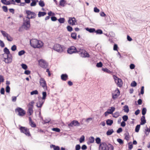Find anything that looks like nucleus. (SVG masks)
<instances>
[{"label":"nucleus","mask_w":150,"mask_h":150,"mask_svg":"<svg viewBox=\"0 0 150 150\" xmlns=\"http://www.w3.org/2000/svg\"><path fill=\"white\" fill-rule=\"evenodd\" d=\"M30 43L31 46L34 48H40L43 45V43L41 41L35 39L30 40Z\"/></svg>","instance_id":"f257e3e1"},{"label":"nucleus","mask_w":150,"mask_h":150,"mask_svg":"<svg viewBox=\"0 0 150 150\" xmlns=\"http://www.w3.org/2000/svg\"><path fill=\"white\" fill-rule=\"evenodd\" d=\"M114 146L110 144L107 145L105 143H102L99 146V150H113Z\"/></svg>","instance_id":"f03ea898"},{"label":"nucleus","mask_w":150,"mask_h":150,"mask_svg":"<svg viewBox=\"0 0 150 150\" xmlns=\"http://www.w3.org/2000/svg\"><path fill=\"white\" fill-rule=\"evenodd\" d=\"M34 103H35L33 101H32L30 102L27 105L28 109L27 113L29 116L31 115L33 113V108Z\"/></svg>","instance_id":"7ed1b4c3"},{"label":"nucleus","mask_w":150,"mask_h":150,"mask_svg":"<svg viewBox=\"0 0 150 150\" xmlns=\"http://www.w3.org/2000/svg\"><path fill=\"white\" fill-rule=\"evenodd\" d=\"M19 130L21 133H23L28 137L31 136L29 129L25 127L20 126Z\"/></svg>","instance_id":"20e7f679"},{"label":"nucleus","mask_w":150,"mask_h":150,"mask_svg":"<svg viewBox=\"0 0 150 150\" xmlns=\"http://www.w3.org/2000/svg\"><path fill=\"white\" fill-rule=\"evenodd\" d=\"M30 20L29 18H26L25 19H24V22L23 23V26L26 30H28L30 27Z\"/></svg>","instance_id":"39448f33"},{"label":"nucleus","mask_w":150,"mask_h":150,"mask_svg":"<svg viewBox=\"0 0 150 150\" xmlns=\"http://www.w3.org/2000/svg\"><path fill=\"white\" fill-rule=\"evenodd\" d=\"M26 13L27 14V16L25 18H29V19L35 18L36 16L34 12L29 10L27 11Z\"/></svg>","instance_id":"423d86ee"},{"label":"nucleus","mask_w":150,"mask_h":150,"mask_svg":"<svg viewBox=\"0 0 150 150\" xmlns=\"http://www.w3.org/2000/svg\"><path fill=\"white\" fill-rule=\"evenodd\" d=\"M40 85L45 90H47V87L46 81L44 78H40Z\"/></svg>","instance_id":"0eeeda50"},{"label":"nucleus","mask_w":150,"mask_h":150,"mask_svg":"<svg viewBox=\"0 0 150 150\" xmlns=\"http://www.w3.org/2000/svg\"><path fill=\"white\" fill-rule=\"evenodd\" d=\"M15 111L16 112H17L18 113V115L21 116H24L25 114V111L23 109L20 108H16L15 109Z\"/></svg>","instance_id":"6e6552de"},{"label":"nucleus","mask_w":150,"mask_h":150,"mask_svg":"<svg viewBox=\"0 0 150 150\" xmlns=\"http://www.w3.org/2000/svg\"><path fill=\"white\" fill-rule=\"evenodd\" d=\"M120 92L119 90L117 88L116 90L112 93V98L115 100L120 95Z\"/></svg>","instance_id":"1a4fd4ad"},{"label":"nucleus","mask_w":150,"mask_h":150,"mask_svg":"<svg viewBox=\"0 0 150 150\" xmlns=\"http://www.w3.org/2000/svg\"><path fill=\"white\" fill-rule=\"evenodd\" d=\"M53 49L55 51L59 52H61L63 51L62 47L61 45L59 44H55L53 47Z\"/></svg>","instance_id":"9d476101"},{"label":"nucleus","mask_w":150,"mask_h":150,"mask_svg":"<svg viewBox=\"0 0 150 150\" xmlns=\"http://www.w3.org/2000/svg\"><path fill=\"white\" fill-rule=\"evenodd\" d=\"M113 77L115 82L116 83L117 86L120 87H121L123 84L122 80L115 76H113Z\"/></svg>","instance_id":"9b49d317"},{"label":"nucleus","mask_w":150,"mask_h":150,"mask_svg":"<svg viewBox=\"0 0 150 150\" xmlns=\"http://www.w3.org/2000/svg\"><path fill=\"white\" fill-rule=\"evenodd\" d=\"M39 64V65L42 67L44 68H46L48 66V64L43 59H40L38 61Z\"/></svg>","instance_id":"f8f14e48"},{"label":"nucleus","mask_w":150,"mask_h":150,"mask_svg":"<svg viewBox=\"0 0 150 150\" xmlns=\"http://www.w3.org/2000/svg\"><path fill=\"white\" fill-rule=\"evenodd\" d=\"M78 52L76 48L74 46H71L67 50L68 53L71 54Z\"/></svg>","instance_id":"ddd939ff"},{"label":"nucleus","mask_w":150,"mask_h":150,"mask_svg":"<svg viewBox=\"0 0 150 150\" xmlns=\"http://www.w3.org/2000/svg\"><path fill=\"white\" fill-rule=\"evenodd\" d=\"M1 32L4 37H6L8 41H11L13 40V38L6 32L3 30H1Z\"/></svg>","instance_id":"4468645a"},{"label":"nucleus","mask_w":150,"mask_h":150,"mask_svg":"<svg viewBox=\"0 0 150 150\" xmlns=\"http://www.w3.org/2000/svg\"><path fill=\"white\" fill-rule=\"evenodd\" d=\"M7 56H3L4 58V61L7 64H9L11 63L12 61V56L11 55Z\"/></svg>","instance_id":"2eb2a0df"},{"label":"nucleus","mask_w":150,"mask_h":150,"mask_svg":"<svg viewBox=\"0 0 150 150\" xmlns=\"http://www.w3.org/2000/svg\"><path fill=\"white\" fill-rule=\"evenodd\" d=\"M80 125V123L77 120H74L72 121L69 124H68L69 127H73L74 126H79Z\"/></svg>","instance_id":"dca6fc26"},{"label":"nucleus","mask_w":150,"mask_h":150,"mask_svg":"<svg viewBox=\"0 0 150 150\" xmlns=\"http://www.w3.org/2000/svg\"><path fill=\"white\" fill-rule=\"evenodd\" d=\"M76 22L75 18H69L68 21V23L71 25H74L75 24V23Z\"/></svg>","instance_id":"f3484780"},{"label":"nucleus","mask_w":150,"mask_h":150,"mask_svg":"<svg viewBox=\"0 0 150 150\" xmlns=\"http://www.w3.org/2000/svg\"><path fill=\"white\" fill-rule=\"evenodd\" d=\"M80 54L81 56L83 57H88L89 56V54L85 50L83 51Z\"/></svg>","instance_id":"a211bd4d"},{"label":"nucleus","mask_w":150,"mask_h":150,"mask_svg":"<svg viewBox=\"0 0 150 150\" xmlns=\"http://www.w3.org/2000/svg\"><path fill=\"white\" fill-rule=\"evenodd\" d=\"M4 53L3 54V56H7V55H11V54H10V52L9 50L7 48H5L4 49Z\"/></svg>","instance_id":"6ab92c4d"},{"label":"nucleus","mask_w":150,"mask_h":150,"mask_svg":"<svg viewBox=\"0 0 150 150\" xmlns=\"http://www.w3.org/2000/svg\"><path fill=\"white\" fill-rule=\"evenodd\" d=\"M61 79L63 81H66L68 79V76L66 74H62L61 76Z\"/></svg>","instance_id":"aec40b11"},{"label":"nucleus","mask_w":150,"mask_h":150,"mask_svg":"<svg viewBox=\"0 0 150 150\" xmlns=\"http://www.w3.org/2000/svg\"><path fill=\"white\" fill-rule=\"evenodd\" d=\"M141 122L140 124L141 125H143L146 122V120L145 119V117L144 116H143L142 117L141 119Z\"/></svg>","instance_id":"412c9836"},{"label":"nucleus","mask_w":150,"mask_h":150,"mask_svg":"<svg viewBox=\"0 0 150 150\" xmlns=\"http://www.w3.org/2000/svg\"><path fill=\"white\" fill-rule=\"evenodd\" d=\"M110 109H108L107 111L109 114H112L113 112L115 110V108L114 107H111L110 108Z\"/></svg>","instance_id":"4be33fe9"},{"label":"nucleus","mask_w":150,"mask_h":150,"mask_svg":"<svg viewBox=\"0 0 150 150\" xmlns=\"http://www.w3.org/2000/svg\"><path fill=\"white\" fill-rule=\"evenodd\" d=\"M43 103L44 102H42V101H40V100H39L37 103L36 106L38 108H41Z\"/></svg>","instance_id":"5701e85b"},{"label":"nucleus","mask_w":150,"mask_h":150,"mask_svg":"<svg viewBox=\"0 0 150 150\" xmlns=\"http://www.w3.org/2000/svg\"><path fill=\"white\" fill-rule=\"evenodd\" d=\"M46 14V13L45 12H39L38 14V17H40L43 16Z\"/></svg>","instance_id":"b1692460"},{"label":"nucleus","mask_w":150,"mask_h":150,"mask_svg":"<svg viewBox=\"0 0 150 150\" xmlns=\"http://www.w3.org/2000/svg\"><path fill=\"white\" fill-rule=\"evenodd\" d=\"M32 2L30 4V6H35L36 5V3L38 1V0H31Z\"/></svg>","instance_id":"393cba45"},{"label":"nucleus","mask_w":150,"mask_h":150,"mask_svg":"<svg viewBox=\"0 0 150 150\" xmlns=\"http://www.w3.org/2000/svg\"><path fill=\"white\" fill-rule=\"evenodd\" d=\"M50 147L53 148L54 150H59V147L58 146H56L54 145H52L50 146Z\"/></svg>","instance_id":"a878e982"},{"label":"nucleus","mask_w":150,"mask_h":150,"mask_svg":"<svg viewBox=\"0 0 150 150\" xmlns=\"http://www.w3.org/2000/svg\"><path fill=\"white\" fill-rule=\"evenodd\" d=\"M66 1L64 0H61L59 1V5L60 6L64 7L65 6L66 4Z\"/></svg>","instance_id":"bb28decb"},{"label":"nucleus","mask_w":150,"mask_h":150,"mask_svg":"<svg viewBox=\"0 0 150 150\" xmlns=\"http://www.w3.org/2000/svg\"><path fill=\"white\" fill-rule=\"evenodd\" d=\"M106 122L108 125L110 126L113 124V121L112 120L108 119L106 120Z\"/></svg>","instance_id":"cd10ccee"},{"label":"nucleus","mask_w":150,"mask_h":150,"mask_svg":"<svg viewBox=\"0 0 150 150\" xmlns=\"http://www.w3.org/2000/svg\"><path fill=\"white\" fill-rule=\"evenodd\" d=\"M125 139L127 141L129 140L130 136L129 133L128 132L126 133L125 134Z\"/></svg>","instance_id":"c85d7f7f"},{"label":"nucleus","mask_w":150,"mask_h":150,"mask_svg":"<svg viewBox=\"0 0 150 150\" xmlns=\"http://www.w3.org/2000/svg\"><path fill=\"white\" fill-rule=\"evenodd\" d=\"M1 1L4 4L6 5H9L10 4V3L7 0H1Z\"/></svg>","instance_id":"c756f323"},{"label":"nucleus","mask_w":150,"mask_h":150,"mask_svg":"<svg viewBox=\"0 0 150 150\" xmlns=\"http://www.w3.org/2000/svg\"><path fill=\"white\" fill-rule=\"evenodd\" d=\"M114 132V131L112 129L108 130L106 132V134L107 135H111Z\"/></svg>","instance_id":"7c9ffc66"},{"label":"nucleus","mask_w":150,"mask_h":150,"mask_svg":"<svg viewBox=\"0 0 150 150\" xmlns=\"http://www.w3.org/2000/svg\"><path fill=\"white\" fill-rule=\"evenodd\" d=\"M86 30L89 32L90 33H93L94 32H95V29L94 28H86Z\"/></svg>","instance_id":"2f4dec72"},{"label":"nucleus","mask_w":150,"mask_h":150,"mask_svg":"<svg viewBox=\"0 0 150 150\" xmlns=\"http://www.w3.org/2000/svg\"><path fill=\"white\" fill-rule=\"evenodd\" d=\"M94 142V138L93 137H91L89 138L88 142L90 143H93Z\"/></svg>","instance_id":"473e14b6"},{"label":"nucleus","mask_w":150,"mask_h":150,"mask_svg":"<svg viewBox=\"0 0 150 150\" xmlns=\"http://www.w3.org/2000/svg\"><path fill=\"white\" fill-rule=\"evenodd\" d=\"M30 125L32 127H36V124L33 121H32L31 122H29Z\"/></svg>","instance_id":"72a5a7b5"},{"label":"nucleus","mask_w":150,"mask_h":150,"mask_svg":"<svg viewBox=\"0 0 150 150\" xmlns=\"http://www.w3.org/2000/svg\"><path fill=\"white\" fill-rule=\"evenodd\" d=\"M124 111L125 112H128L129 111L128 107L127 105H125L124 106Z\"/></svg>","instance_id":"f704fd0d"},{"label":"nucleus","mask_w":150,"mask_h":150,"mask_svg":"<svg viewBox=\"0 0 150 150\" xmlns=\"http://www.w3.org/2000/svg\"><path fill=\"white\" fill-rule=\"evenodd\" d=\"M42 100H45L47 96V93L46 92H43L42 93Z\"/></svg>","instance_id":"c9c22d12"},{"label":"nucleus","mask_w":150,"mask_h":150,"mask_svg":"<svg viewBox=\"0 0 150 150\" xmlns=\"http://www.w3.org/2000/svg\"><path fill=\"white\" fill-rule=\"evenodd\" d=\"M71 36L72 38L74 40L76 39V34L75 33H72L71 34Z\"/></svg>","instance_id":"e433bc0d"},{"label":"nucleus","mask_w":150,"mask_h":150,"mask_svg":"<svg viewBox=\"0 0 150 150\" xmlns=\"http://www.w3.org/2000/svg\"><path fill=\"white\" fill-rule=\"evenodd\" d=\"M102 70L104 71L109 74H110L111 73L110 71L107 68H103Z\"/></svg>","instance_id":"4c0bfd02"},{"label":"nucleus","mask_w":150,"mask_h":150,"mask_svg":"<svg viewBox=\"0 0 150 150\" xmlns=\"http://www.w3.org/2000/svg\"><path fill=\"white\" fill-rule=\"evenodd\" d=\"M119 116V114L118 112H116L113 114V117L117 118Z\"/></svg>","instance_id":"58836bf2"},{"label":"nucleus","mask_w":150,"mask_h":150,"mask_svg":"<svg viewBox=\"0 0 150 150\" xmlns=\"http://www.w3.org/2000/svg\"><path fill=\"white\" fill-rule=\"evenodd\" d=\"M58 20L59 22L61 23H64L65 21V19L64 18H60Z\"/></svg>","instance_id":"ea45409f"},{"label":"nucleus","mask_w":150,"mask_h":150,"mask_svg":"<svg viewBox=\"0 0 150 150\" xmlns=\"http://www.w3.org/2000/svg\"><path fill=\"white\" fill-rule=\"evenodd\" d=\"M39 5L41 7H43L45 6V3L43 1H40L39 2Z\"/></svg>","instance_id":"a19ab883"},{"label":"nucleus","mask_w":150,"mask_h":150,"mask_svg":"<svg viewBox=\"0 0 150 150\" xmlns=\"http://www.w3.org/2000/svg\"><path fill=\"white\" fill-rule=\"evenodd\" d=\"M146 108H144L142 109V114L143 115H144L146 114Z\"/></svg>","instance_id":"79ce46f5"},{"label":"nucleus","mask_w":150,"mask_h":150,"mask_svg":"<svg viewBox=\"0 0 150 150\" xmlns=\"http://www.w3.org/2000/svg\"><path fill=\"white\" fill-rule=\"evenodd\" d=\"M52 130L56 132H60V130L59 129L57 128H54L52 129Z\"/></svg>","instance_id":"37998d69"},{"label":"nucleus","mask_w":150,"mask_h":150,"mask_svg":"<svg viewBox=\"0 0 150 150\" xmlns=\"http://www.w3.org/2000/svg\"><path fill=\"white\" fill-rule=\"evenodd\" d=\"M38 94V92L37 90L33 91L30 92V94L31 95H33L34 94Z\"/></svg>","instance_id":"c03bdc74"},{"label":"nucleus","mask_w":150,"mask_h":150,"mask_svg":"<svg viewBox=\"0 0 150 150\" xmlns=\"http://www.w3.org/2000/svg\"><path fill=\"white\" fill-rule=\"evenodd\" d=\"M140 125H137L136 127L135 131L136 132H138L139 131L140 128Z\"/></svg>","instance_id":"a18cd8bd"},{"label":"nucleus","mask_w":150,"mask_h":150,"mask_svg":"<svg viewBox=\"0 0 150 150\" xmlns=\"http://www.w3.org/2000/svg\"><path fill=\"white\" fill-rule=\"evenodd\" d=\"M96 142L97 144H100L101 143V140L100 138L97 137L96 139Z\"/></svg>","instance_id":"49530a36"},{"label":"nucleus","mask_w":150,"mask_h":150,"mask_svg":"<svg viewBox=\"0 0 150 150\" xmlns=\"http://www.w3.org/2000/svg\"><path fill=\"white\" fill-rule=\"evenodd\" d=\"M25 52L24 50H22L19 51L18 53L19 56H21L25 54Z\"/></svg>","instance_id":"de8ad7c7"},{"label":"nucleus","mask_w":150,"mask_h":150,"mask_svg":"<svg viewBox=\"0 0 150 150\" xmlns=\"http://www.w3.org/2000/svg\"><path fill=\"white\" fill-rule=\"evenodd\" d=\"M95 32H96L97 34H102L103 33L102 31L100 29H98L96 31L95 30Z\"/></svg>","instance_id":"09e8293b"},{"label":"nucleus","mask_w":150,"mask_h":150,"mask_svg":"<svg viewBox=\"0 0 150 150\" xmlns=\"http://www.w3.org/2000/svg\"><path fill=\"white\" fill-rule=\"evenodd\" d=\"M137 85V83L135 81H133L131 84V86L135 87Z\"/></svg>","instance_id":"8fccbe9b"},{"label":"nucleus","mask_w":150,"mask_h":150,"mask_svg":"<svg viewBox=\"0 0 150 150\" xmlns=\"http://www.w3.org/2000/svg\"><path fill=\"white\" fill-rule=\"evenodd\" d=\"M22 67L24 69L26 70L27 68L28 67L27 65L25 64H21Z\"/></svg>","instance_id":"3c124183"},{"label":"nucleus","mask_w":150,"mask_h":150,"mask_svg":"<svg viewBox=\"0 0 150 150\" xmlns=\"http://www.w3.org/2000/svg\"><path fill=\"white\" fill-rule=\"evenodd\" d=\"M103 66V64L101 62L98 63L96 64V67H102Z\"/></svg>","instance_id":"603ef678"},{"label":"nucleus","mask_w":150,"mask_h":150,"mask_svg":"<svg viewBox=\"0 0 150 150\" xmlns=\"http://www.w3.org/2000/svg\"><path fill=\"white\" fill-rule=\"evenodd\" d=\"M122 119L124 121H126L128 119V116L126 115H124L122 117Z\"/></svg>","instance_id":"864d4df0"},{"label":"nucleus","mask_w":150,"mask_h":150,"mask_svg":"<svg viewBox=\"0 0 150 150\" xmlns=\"http://www.w3.org/2000/svg\"><path fill=\"white\" fill-rule=\"evenodd\" d=\"M67 30L69 32L73 30L72 28L69 25H68L67 27Z\"/></svg>","instance_id":"5fc2aeb1"},{"label":"nucleus","mask_w":150,"mask_h":150,"mask_svg":"<svg viewBox=\"0 0 150 150\" xmlns=\"http://www.w3.org/2000/svg\"><path fill=\"white\" fill-rule=\"evenodd\" d=\"M85 137L84 136H82L80 138L79 141L80 143H81L83 142L84 140Z\"/></svg>","instance_id":"6e6d98bb"},{"label":"nucleus","mask_w":150,"mask_h":150,"mask_svg":"<svg viewBox=\"0 0 150 150\" xmlns=\"http://www.w3.org/2000/svg\"><path fill=\"white\" fill-rule=\"evenodd\" d=\"M2 9L3 11L6 12H7L8 11V8L7 6H3L2 7Z\"/></svg>","instance_id":"4d7b16f0"},{"label":"nucleus","mask_w":150,"mask_h":150,"mask_svg":"<svg viewBox=\"0 0 150 150\" xmlns=\"http://www.w3.org/2000/svg\"><path fill=\"white\" fill-rule=\"evenodd\" d=\"M117 141L120 144H123V142L122 139H117Z\"/></svg>","instance_id":"13d9d810"},{"label":"nucleus","mask_w":150,"mask_h":150,"mask_svg":"<svg viewBox=\"0 0 150 150\" xmlns=\"http://www.w3.org/2000/svg\"><path fill=\"white\" fill-rule=\"evenodd\" d=\"M11 50L12 51H15L16 50V45H13L11 47Z\"/></svg>","instance_id":"bf43d9fd"},{"label":"nucleus","mask_w":150,"mask_h":150,"mask_svg":"<svg viewBox=\"0 0 150 150\" xmlns=\"http://www.w3.org/2000/svg\"><path fill=\"white\" fill-rule=\"evenodd\" d=\"M48 15L49 16H54V15L55 14L54 13H52V11H49L48 13Z\"/></svg>","instance_id":"052dcab7"},{"label":"nucleus","mask_w":150,"mask_h":150,"mask_svg":"<svg viewBox=\"0 0 150 150\" xmlns=\"http://www.w3.org/2000/svg\"><path fill=\"white\" fill-rule=\"evenodd\" d=\"M81 147L79 145L77 144L75 147V149L76 150H79L80 149Z\"/></svg>","instance_id":"680f3d73"},{"label":"nucleus","mask_w":150,"mask_h":150,"mask_svg":"<svg viewBox=\"0 0 150 150\" xmlns=\"http://www.w3.org/2000/svg\"><path fill=\"white\" fill-rule=\"evenodd\" d=\"M0 46L2 47H4L5 46L4 43L1 40H0Z\"/></svg>","instance_id":"e2e57ef3"},{"label":"nucleus","mask_w":150,"mask_h":150,"mask_svg":"<svg viewBox=\"0 0 150 150\" xmlns=\"http://www.w3.org/2000/svg\"><path fill=\"white\" fill-rule=\"evenodd\" d=\"M144 87L143 86L142 87L141 89L140 93L142 94H143L144 93Z\"/></svg>","instance_id":"0e129e2a"},{"label":"nucleus","mask_w":150,"mask_h":150,"mask_svg":"<svg viewBox=\"0 0 150 150\" xmlns=\"http://www.w3.org/2000/svg\"><path fill=\"white\" fill-rule=\"evenodd\" d=\"M118 46L117 44H115L114 45L113 50H117Z\"/></svg>","instance_id":"69168bd1"},{"label":"nucleus","mask_w":150,"mask_h":150,"mask_svg":"<svg viewBox=\"0 0 150 150\" xmlns=\"http://www.w3.org/2000/svg\"><path fill=\"white\" fill-rule=\"evenodd\" d=\"M10 91V88L9 86H7L6 88V91L7 93H9Z\"/></svg>","instance_id":"338daca9"},{"label":"nucleus","mask_w":150,"mask_h":150,"mask_svg":"<svg viewBox=\"0 0 150 150\" xmlns=\"http://www.w3.org/2000/svg\"><path fill=\"white\" fill-rule=\"evenodd\" d=\"M94 11L96 13H98L100 11L99 10L97 7H95L94 8Z\"/></svg>","instance_id":"774afa93"}]
</instances>
